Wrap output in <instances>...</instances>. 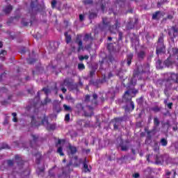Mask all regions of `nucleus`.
Returning <instances> with one entry per match:
<instances>
[{"label": "nucleus", "instance_id": "45", "mask_svg": "<svg viewBox=\"0 0 178 178\" xmlns=\"http://www.w3.org/2000/svg\"><path fill=\"white\" fill-rule=\"evenodd\" d=\"M12 116L13 117V122H14L15 123H17V118L16 117V116H17V113H13Z\"/></svg>", "mask_w": 178, "mask_h": 178}, {"label": "nucleus", "instance_id": "61", "mask_svg": "<svg viewBox=\"0 0 178 178\" xmlns=\"http://www.w3.org/2000/svg\"><path fill=\"white\" fill-rule=\"evenodd\" d=\"M165 2H168V0H163L160 2L157 3V6L159 8V6H161V5H162V3H165Z\"/></svg>", "mask_w": 178, "mask_h": 178}, {"label": "nucleus", "instance_id": "54", "mask_svg": "<svg viewBox=\"0 0 178 178\" xmlns=\"http://www.w3.org/2000/svg\"><path fill=\"white\" fill-rule=\"evenodd\" d=\"M35 63V59L34 58H29L27 60V63H29V65H33V63Z\"/></svg>", "mask_w": 178, "mask_h": 178}, {"label": "nucleus", "instance_id": "50", "mask_svg": "<svg viewBox=\"0 0 178 178\" xmlns=\"http://www.w3.org/2000/svg\"><path fill=\"white\" fill-rule=\"evenodd\" d=\"M83 3L84 5H92V0H84Z\"/></svg>", "mask_w": 178, "mask_h": 178}, {"label": "nucleus", "instance_id": "8", "mask_svg": "<svg viewBox=\"0 0 178 178\" xmlns=\"http://www.w3.org/2000/svg\"><path fill=\"white\" fill-rule=\"evenodd\" d=\"M72 82L70 81V79L69 78H66L65 79H64L63 82L60 83V87L63 94H65L66 91H67L64 86H65L66 87H70V86H72Z\"/></svg>", "mask_w": 178, "mask_h": 178}, {"label": "nucleus", "instance_id": "16", "mask_svg": "<svg viewBox=\"0 0 178 178\" xmlns=\"http://www.w3.org/2000/svg\"><path fill=\"white\" fill-rule=\"evenodd\" d=\"M122 120H123V118H117L114 119V121H115V123L113 124L114 130H118V129H119V127L120 126Z\"/></svg>", "mask_w": 178, "mask_h": 178}, {"label": "nucleus", "instance_id": "33", "mask_svg": "<svg viewBox=\"0 0 178 178\" xmlns=\"http://www.w3.org/2000/svg\"><path fill=\"white\" fill-rule=\"evenodd\" d=\"M138 105H143L144 104V96H141L140 98L136 99Z\"/></svg>", "mask_w": 178, "mask_h": 178}, {"label": "nucleus", "instance_id": "62", "mask_svg": "<svg viewBox=\"0 0 178 178\" xmlns=\"http://www.w3.org/2000/svg\"><path fill=\"white\" fill-rule=\"evenodd\" d=\"M108 60H109V62L113 63V62H115V58H113V56H108Z\"/></svg>", "mask_w": 178, "mask_h": 178}, {"label": "nucleus", "instance_id": "21", "mask_svg": "<svg viewBox=\"0 0 178 178\" xmlns=\"http://www.w3.org/2000/svg\"><path fill=\"white\" fill-rule=\"evenodd\" d=\"M32 141L31 142V145L33 147V144H35L40 141V136L38 135L31 134Z\"/></svg>", "mask_w": 178, "mask_h": 178}, {"label": "nucleus", "instance_id": "25", "mask_svg": "<svg viewBox=\"0 0 178 178\" xmlns=\"http://www.w3.org/2000/svg\"><path fill=\"white\" fill-rule=\"evenodd\" d=\"M119 145L121 148V151H127V149H129V146L127 145H124L123 140H121Z\"/></svg>", "mask_w": 178, "mask_h": 178}, {"label": "nucleus", "instance_id": "38", "mask_svg": "<svg viewBox=\"0 0 178 178\" xmlns=\"http://www.w3.org/2000/svg\"><path fill=\"white\" fill-rule=\"evenodd\" d=\"M57 154H59L60 156H63L65 154L63 153V148L62 147H59L57 149Z\"/></svg>", "mask_w": 178, "mask_h": 178}, {"label": "nucleus", "instance_id": "49", "mask_svg": "<svg viewBox=\"0 0 178 178\" xmlns=\"http://www.w3.org/2000/svg\"><path fill=\"white\" fill-rule=\"evenodd\" d=\"M42 90L44 91V94H46L47 97H48V94H50L51 90L47 88H43Z\"/></svg>", "mask_w": 178, "mask_h": 178}, {"label": "nucleus", "instance_id": "48", "mask_svg": "<svg viewBox=\"0 0 178 178\" xmlns=\"http://www.w3.org/2000/svg\"><path fill=\"white\" fill-rule=\"evenodd\" d=\"M31 123L32 126H38L37 122H35V118H34V116L31 117Z\"/></svg>", "mask_w": 178, "mask_h": 178}, {"label": "nucleus", "instance_id": "58", "mask_svg": "<svg viewBox=\"0 0 178 178\" xmlns=\"http://www.w3.org/2000/svg\"><path fill=\"white\" fill-rule=\"evenodd\" d=\"M89 76H90V78L94 77V76H95V70H92L90 72Z\"/></svg>", "mask_w": 178, "mask_h": 178}, {"label": "nucleus", "instance_id": "47", "mask_svg": "<svg viewBox=\"0 0 178 178\" xmlns=\"http://www.w3.org/2000/svg\"><path fill=\"white\" fill-rule=\"evenodd\" d=\"M78 69H79V70H84V69H86V66L83 63H79Z\"/></svg>", "mask_w": 178, "mask_h": 178}, {"label": "nucleus", "instance_id": "44", "mask_svg": "<svg viewBox=\"0 0 178 178\" xmlns=\"http://www.w3.org/2000/svg\"><path fill=\"white\" fill-rule=\"evenodd\" d=\"M55 124H49V125L46 127V129H47V130H55Z\"/></svg>", "mask_w": 178, "mask_h": 178}, {"label": "nucleus", "instance_id": "15", "mask_svg": "<svg viewBox=\"0 0 178 178\" xmlns=\"http://www.w3.org/2000/svg\"><path fill=\"white\" fill-rule=\"evenodd\" d=\"M161 17H163V13H162L161 11H156L152 14V19L153 20H159Z\"/></svg>", "mask_w": 178, "mask_h": 178}, {"label": "nucleus", "instance_id": "59", "mask_svg": "<svg viewBox=\"0 0 178 178\" xmlns=\"http://www.w3.org/2000/svg\"><path fill=\"white\" fill-rule=\"evenodd\" d=\"M68 101H70L72 104H74L76 100L72 96H69L68 97Z\"/></svg>", "mask_w": 178, "mask_h": 178}, {"label": "nucleus", "instance_id": "2", "mask_svg": "<svg viewBox=\"0 0 178 178\" xmlns=\"http://www.w3.org/2000/svg\"><path fill=\"white\" fill-rule=\"evenodd\" d=\"M172 81L178 84V74H170L168 79L165 81V89L164 90V93L165 95H169L168 91H169V90H172V85L173 84Z\"/></svg>", "mask_w": 178, "mask_h": 178}, {"label": "nucleus", "instance_id": "64", "mask_svg": "<svg viewBox=\"0 0 178 178\" xmlns=\"http://www.w3.org/2000/svg\"><path fill=\"white\" fill-rule=\"evenodd\" d=\"M3 124L4 126H6L7 124H9V120H8L7 118H5V120H4L3 122Z\"/></svg>", "mask_w": 178, "mask_h": 178}, {"label": "nucleus", "instance_id": "7", "mask_svg": "<svg viewBox=\"0 0 178 178\" xmlns=\"http://www.w3.org/2000/svg\"><path fill=\"white\" fill-rule=\"evenodd\" d=\"M119 29H120V21L119 19H115L114 25H110L108 27V30L112 34H116V32L119 31Z\"/></svg>", "mask_w": 178, "mask_h": 178}, {"label": "nucleus", "instance_id": "20", "mask_svg": "<svg viewBox=\"0 0 178 178\" xmlns=\"http://www.w3.org/2000/svg\"><path fill=\"white\" fill-rule=\"evenodd\" d=\"M36 173L40 177H44V175H45V168L44 167L42 168H38L36 170Z\"/></svg>", "mask_w": 178, "mask_h": 178}, {"label": "nucleus", "instance_id": "39", "mask_svg": "<svg viewBox=\"0 0 178 178\" xmlns=\"http://www.w3.org/2000/svg\"><path fill=\"white\" fill-rule=\"evenodd\" d=\"M153 149H154V152H159V145H158V143H154Z\"/></svg>", "mask_w": 178, "mask_h": 178}, {"label": "nucleus", "instance_id": "34", "mask_svg": "<svg viewBox=\"0 0 178 178\" xmlns=\"http://www.w3.org/2000/svg\"><path fill=\"white\" fill-rule=\"evenodd\" d=\"M160 143L163 147H166V145H168V140H166L165 138H163L161 139Z\"/></svg>", "mask_w": 178, "mask_h": 178}, {"label": "nucleus", "instance_id": "40", "mask_svg": "<svg viewBox=\"0 0 178 178\" xmlns=\"http://www.w3.org/2000/svg\"><path fill=\"white\" fill-rule=\"evenodd\" d=\"M156 67H157V69H163V67L162 66V61L159 59L156 61Z\"/></svg>", "mask_w": 178, "mask_h": 178}, {"label": "nucleus", "instance_id": "35", "mask_svg": "<svg viewBox=\"0 0 178 178\" xmlns=\"http://www.w3.org/2000/svg\"><path fill=\"white\" fill-rule=\"evenodd\" d=\"M15 158L16 162L17 163V165H20V162H22V157H20V156L19 154H16L15 156Z\"/></svg>", "mask_w": 178, "mask_h": 178}, {"label": "nucleus", "instance_id": "28", "mask_svg": "<svg viewBox=\"0 0 178 178\" xmlns=\"http://www.w3.org/2000/svg\"><path fill=\"white\" fill-rule=\"evenodd\" d=\"M54 109L56 112H57V113H59V112H60V111H61L60 104H59V102H56V104H54Z\"/></svg>", "mask_w": 178, "mask_h": 178}, {"label": "nucleus", "instance_id": "12", "mask_svg": "<svg viewBox=\"0 0 178 178\" xmlns=\"http://www.w3.org/2000/svg\"><path fill=\"white\" fill-rule=\"evenodd\" d=\"M154 159V163L156 165H162L163 163V156L161 154H156L153 156Z\"/></svg>", "mask_w": 178, "mask_h": 178}, {"label": "nucleus", "instance_id": "36", "mask_svg": "<svg viewBox=\"0 0 178 178\" xmlns=\"http://www.w3.org/2000/svg\"><path fill=\"white\" fill-rule=\"evenodd\" d=\"M107 48H108V51H110L111 52H113V51H115V47H113V43H109L107 46Z\"/></svg>", "mask_w": 178, "mask_h": 178}, {"label": "nucleus", "instance_id": "5", "mask_svg": "<svg viewBox=\"0 0 178 178\" xmlns=\"http://www.w3.org/2000/svg\"><path fill=\"white\" fill-rule=\"evenodd\" d=\"M84 102L86 104L90 102L92 106H97V105H98V95L93 93L92 95H85Z\"/></svg>", "mask_w": 178, "mask_h": 178}, {"label": "nucleus", "instance_id": "3", "mask_svg": "<svg viewBox=\"0 0 178 178\" xmlns=\"http://www.w3.org/2000/svg\"><path fill=\"white\" fill-rule=\"evenodd\" d=\"M156 45V54L159 55V54H165L166 52V47H165L163 34H161L158 39Z\"/></svg>", "mask_w": 178, "mask_h": 178}, {"label": "nucleus", "instance_id": "23", "mask_svg": "<svg viewBox=\"0 0 178 178\" xmlns=\"http://www.w3.org/2000/svg\"><path fill=\"white\" fill-rule=\"evenodd\" d=\"M51 102L52 100L49 99L48 96H47L44 101L41 102V105H42V106H45L48 105V104H51Z\"/></svg>", "mask_w": 178, "mask_h": 178}, {"label": "nucleus", "instance_id": "32", "mask_svg": "<svg viewBox=\"0 0 178 178\" xmlns=\"http://www.w3.org/2000/svg\"><path fill=\"white\" fill-rule=\"evenodd\" d=\"M164 65L167 67H170V66H172V65H173V63L172 61H170V60L169 58H168L167 60H165L164 61Z\"/></svg>", "mask_w": 178, "mask_h": 178}, {"label": "nucleus", "instance_id": "53", "mask_svg": "<svg viewBox=\"0 0 178 178\" xmlns=\"http://www.w3.org/2000/svg\"><path fill=\"white\" fill-rule=\"evenodd\" d=\"M92 46V42H89L88 44H86L85 46V49H86L87 51H90V49H91Z\"/></svg>", "mask_w": 178, "mask_h": 178}, {"label": "nucleus", "instance_id": "29", "mask_svg": "<svg viewBox=\"0 0 178 178\" xmlns=\"http://www.w3.org/2000/svg\"><path fill=\"white\" fill-rule=\"evenodd\" d=\"M8 55V52L6 50H1L0 51V59L5 60V56Z\"/></svg>", "mask_w": 178, "mask_h": 178}, {"label": "nucleus", "instance_id": "10", "mask_svg": "<svg viewBox=\"0 0 178 178\" xmlns=\"http://www.w3.org/2000/svg\"><path fill=\"white\" fill-rule=\"evenodd\" d=\"M111 26V22L108 21V18H102V24L99 25V29L100 30H106L107 29H109V26Z\"/></svg>", "mask_w": 178, "mask_h": 178}, {"label": "nucleus", "instance_id": "31", "mask_svg": "<svg viewBox=\"0 0 178 178\" xmlns=\"http://www.w3.org/2000/svg\"><path fill=\"white\" fill-rule=\"evenodd\" d=\"M42 124H44L45 127L49 124V122H48V117H44L42 120Z\"/></svg>", "mask_w": 178, "mask_h": 178}, {"label": "nucleus", "instance_id": "17", "mask_svg": "<svg viewBox=\"0 0 178 178\" xmlns=\"http://www.w3.org/2000/svg\"><path fill=\"white\" fill-rule=\"evenodd\" d=\"M147 54L145 53V51L140 50L137 52V58L139 60H143L144 58H145Z\"/></svg>", "mask_w": 178, "mask_h": 178}, {"label": "nucleus", "instance_id": "9", "mask_svg": "<svg viewBox=\"0 0 178 178\" xmlns=\"http://www.w3.org/2000/svg\"><path fill=\"white\" fill-rule=\"evenodd\" d=\"M149 72V65L144 64L143 65H140L138 67V74H143V73H147Z\"/></svg>", "mask_w": 178, "mask_h": 178}, {"label": "nucleus", "instance_id": "63", "mask_svg": "<svg viewBox=\"0 0 178 178\" xmlns=\"http://www.w3.org/2000/svg\"><path fill=\"white\" fill-rule=\"evenodd\" d=\"M65 120H66V122H69V120H70V114H67L65 115Z\"/></svg>", "mask_w": 178, "mask_h": 178}, {"label": "nucleus", "instance_id": "11", "mask_svg": "<svg viewBox=\"0 0 178 178\" xmlns=\"http://www.w3.org/2000/svg\"><path fill=\"white\" fill-rule=\"evenodd\" d=\"M168 35L172 38H176L178 35V29L176 26H172L168 29Z\"/></svg>", "mask_w": 178, "mask_h": 178}, {"label": "nucleus", "instance_id": "56", "mask_svg": "<svg viewBox=\"0 0 178 178\" xmlns=\"http://www.w3.org/2000/svg\"><path fill=\"white\" fill-rule=\"evenodd\" d=\"M118 41H122V40H123V33L119 31L118 32Z\"/></svg>", "mask_w": 178, "mask_h": 178}, {"label": "nucleus", "instance_id": "43", "mask_svg": "<svg viewBox=\"0 0 178 178\" xmlns=\"http://www.w3.org/2000/svg\"><path fill=\"white\" fill-rule=\"evenodd\" d=\"M95 17H97V13H90L89 14V19L90 20H92V19H95Z\"/></svg>", "mask_w": 178, "mask_h": 178}, {"label": "nucleus", "instance_id": "24", "mask_svg": "<svg viewBox=\"0 0 178 178\" xmlns=\"http://www.w3.org/2000/svg\"><path fill=\"white\" fill-rule=\"evenodd\" d=\"M13 9V7L11 5H8L6 6V8L3 9V12L4 13H6V15H8V13H10L12 12Z\"/></svg>", "mask_w": 178, "mask_h": 178}, {"label": "nucleus", "instance_id": "1", "mask_svg": "<svg viewBox=\"0 0 178 178\" xmlns=\"http://www.w3.org/2000/svg\"><path fill=\"white\" fill-rule=\"evenodd\" d=\"M130 94H138V90L134 88L130 90H127L123 95L122 101L127 104L124 107L126 112H129V111H134V102L131 101V95Z\"/></svg>", "mask_w": 178, "mask_h": 178}, {"label": "nucleus", "instance_id": "42", "mask_svg": "<svg viewBox=\"0 0 178 178\" xmlns=\"http://www.w3.org/2000/svg\"><path fill=\"white\" fill-rule=\"evenodd\" d=\"M89 58H90V57H89L88 55H86V56H80L79 57V60L83 61V60H84V59H85L86 60H88Z\"/></svg>", "mask_w": 178, "mask_h": 178}, {"label": "nucleus", "instance_id": "18", "mask_svg": "<svg viewBox=\"0 0 178 178\" xmlns=\"http://www.w3.org/2000/svg\"><path fill=\"white\" fill-rule=\"evenodd\" d=\"M84 42H92L94 41V38L91 36V33H86L83 38Z\"/></svg>", "mask_w": 178, "mask_h": 178}, {"label": "nucleus", "instance_id": "37", "mask_svg": "<svg viewBox=\"0 0 178 178\" xmlns=\"http://www.w3.org/2000/svg\"><path fill=\"white\" fill-rule=\"evenodd\" d=\"M72 90H76V91H79V85L77 83H72L70 86Z\"/></svg>", "mask_w": 178, "mask_h": 178}, {"label": "nucleus", "instance_id": "46", "mask_svg": "<svg viewBox=\"0 0 178 178\" xmlns=\"http://www.w3.org/2000/svg\"><path fill=\"white\" fill-rule=\"evenodd\" d=\"M83 127H91V122L90 121H84Z\"/></svg>", "mask_w": 178, "mask_h": 178}, {"label": "nucleus", "instance_id": "30", "mask_svg": "<svg viewBox=\"0 0 178 178\" xmlns=\"http://www.w3.org/2000/svg\"><path fill=\"white\" fill-rule=\"evenodd\" d=\"M35 156L36 157V163L38 165H40V162H41V154L40 153H36L35 154Z\"/></svg>", "mask_w": 178, "mask_h": 178}, {"label": "nucleus", "instance_id": "26", "mask_svg": "<svg viewBox=\"0 0 178 178\" xmlns=\"http://www.w3.org/2000/svg\"><path fill=\"white\" fill-rule=\"evenodd\" d=\"M134 56V55L133 54V53H129L127 55V65H128V66H130V65H131V60H132Z\"/></svg>", "mask_w": 178, "mask_h": 178}, {"label": "nucleus", "instance_id": "60", "mask_svg": "<svg viewBox=\"0 0 178 178\" xmlns=\"http://www.w3.org/2000/svg\"><path fill=\"white\" fill-rule=\"evenodd\" d=\"M56 3H57L56 0H53L51 1V8H53V9L56 6Z\"/></svg>", "mask_w": 178, "mask_h": 178}, {"label": "nucleus", "instance_id": "51", "mask_svg": "<svg viewBox=\"0 0 178 178\" xmlns=\"http://www.w3.org/2000/svg\"><path fill=\"white\" fill-rule=\"evenodd\" d=\"M63 108H64L65 111H67L72 112V107H70V106L64 104L63 105Z\"/></svg>", "mask_w": 178, "mask_h": 178}, {"label": "nucleus", "instance_id": "41", "mask_svg": "<svg viewBox=\"0 0 178 178\" xmlns=\"http://www.w3.org/2000/svg\"><path fill=\"white\" fill-rule=\"evenodd\" d=\"M30 170H26L24 171V178H29Z\"/></svg>", "mask_w": 178, "mask_h": 178}, {"label": "nucleus", "instance_id": "6", "mask_svg": "<svg viewBox=\"0 0 178 178\" xmlns=\"http://www.w3.org/2000/svg\"><path fill=\"white\" fill-rule=\"evenodd\" d=\"M82 115L86 118H91V116H94V107L90 105L85 106V110Z\"/></svg>", "mask_w": 178, "mask_h": 178}, {"label": "nucleus", "instance_id": "22", "mask_svg": "<svg viewBox=\"0 0 178 178\" xmlns=\"http://www.w3.org/2000/svg\"><path fill=\"white\" fill-rule=\"evenodd\" d=\"M68 149L70 151L71 155H74L77 152V147L72 145H69Z\"/></svg>", "mask_w": 178, "mask_h": 178}, {"label": "nucleus", "instance_id": "14", "mask_svg": "<svg viewBox=\"0 0 178 178\" xmlns=\"http://www.w3.org/2000/svg\"><path fill=\"white\" fill-rule=\"evenodd\" d=\"M75 42L76 44H78V49H77L78 52H80V51H84V47L83 46V41L81 40V39H80V38H79V36L76 37Z\"/></svg>", "mask_w": 178, "mask_h": 178}, {"label": "nucleus", "instance_id": "55", "mask_svg": "<svg viewBox=\"0 0 178 178\" xmlns=\"http://www.w3.org/2000/svg\"><path fill=\"white\" fill-rule=\"evenodd\" d=\"M15 162L13 161V160H8L7 161V165L8 166H13Z\"/></svg>", "mask_w": 178, "mask_h": 178}, {"label": "nucleus", "instance_id": "57", "mask_svg": "<svg viewBox=\"0 0 178 178\" xmlns=\"http://www.w3.org/2000/svg\"><path fill=\"white\" fill-rule=\"evenodd\" d=\"M152 111H153V112H160L161 111V108L156 106L152 108Z\"/></svg>", "mask_w": 178, "mask_h": 178}, {"label": "nucleus", "instance_id": "52", "mask_svg": "<svg viewBox=\"0 0 178 178\" xmlns=\"http://www.w3.org/2000/svg\"><path fill=\"white\" fill-rule=\"evenodd\" d=\"M77 124L80 126L81 127H84V120H79L77 122Z\"/></svg>", "mask_w": 178, "mask_h": 178}, {"label": "nucleus", "instance_id": "4", "mask_svg": "<svg viewBox=\"0 0 178 178\" xmlns=\"http://www.w3.org/2000/svg\"><path fill=\"white\" fill-rule=\"evenodd\" d=\"M159 124H161V122L158 117H155L154 118V127L153 129L149 131L145 129V132L147 134V139L151 140L152 138V136H155L156 134V128L159 127Z\"/></svg>", "mask_w": 178, "mask_h": 178}, {"label": "nucleus", "instance_id": "13", "mask_svg": "<svg viewBox=\"0 0 178 178\" xmlns=\"http://www.w3.org/2000/svg\"><path fill=\"white\" fill-rule=\"evenodd\" d=\"M75 109L79 115H81V113L83 115L86 107H84L81 103H77L75 106Z\"/></svg>", "mask_w": 178, "mask_h": 178}, {"label": "nucleus", "instance_id": "27", "mask_svg": "<svg viewBox=\"0 0 178 178\" xmlns=\"http://www.w3.org/2000/svg\"><path fill=\"white\" fill-rule=\"evenodd\" d=\"M64 35L65 37V41L67 42V44H70V42H72V35L67 34V32H65L64 33Z\"/></svg>", "mask_w": 178, "mask_h": 178}, {"label": "nucleus", "instance_id": "19", "mask_svg": "<svg viewBox=\"0 0 178 178\" xmlns=\"http://www.w3.org/2000/svg\"><path fill=\"white\" fill-rule=\"evenodd\" d=\"M83 165L85 173H90L92 168L91 165L88 167V164H87V158H85V162L83 163Z\"/></svg>", "mask_w": 178, "mask_h": 178}]
</instances>
